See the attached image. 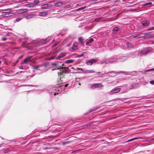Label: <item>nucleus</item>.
Listing matches in <instances>:
<instances>
[{
  "label": "nucleus",
  "mask_w": 154,
  "mask_h": 154,
  "mask_svg": "<svg viewBox=\"0 0 154 154\" xmlns=\"http://www.w3.org/2000/svg\"><path fill=\"white\" fill-rule=\"evenodd\" d=\"M58 63L57 62H54L52 63V65L53 66H56L57 68V69H59V71L57 72V74L58 75H61L63 73H66L68 68L66 67H61L59 68L60 67H58L57 66Z\"/></svg>",
  "instance_id": "f257e3e1"
},
{
  "label": "nucleus",
  "mask_w": 154,
  "mask_h": 154,
  "mask_svg": "<svg viewBox=\"0 0 154 154\" xmlns=\"http://www.w3.org/2000/svg\"><path fill=\"white\" fill-rule=\"evenodd\" d=\"M126 59V57H122L121 58H117V59H116L115 61H109V60L107 59L105 60L103 62L101 63V64H103L104 63L107 64L108 63H113L114 62L118 61V60H120V61H123L124 60H125Z\"/></svg>",
  "instance_id": "f03ea898"
},
{
  "label": "nucleus",
  "mask_w": 154,
  "mask_h": 154,
  "mask_svg": "<svg viewBox=\"0 0 154 154\" xmlns=\"http://www.w3.org/2000/svg\"><path fill=\"white\" fill-rule=\"evenodd\" d=\"M33 68L36 70H39L43 72L45 70L46 66L44 65H37L33 66Z\"/></svg>",
  "instance_id": "7ed1b4c3"
},
{
  "label": "nucleus",
  "mask_w": 154,
  "mask_h": 154,
  "mask_svg": "<svg viewBox=\"0 0 154 154\" xmlns=\"http://www.w3.org/2000/svg\"><path fill=\"white\" fill-rule=\"evenodd\" d=\"M2 11L3 13H7V14L5 15L6 17L12 16L14 14V13H12L13 11L11 9L4 10H2Z\"/></svg>",
  "instance_id": "20e7f679"
},
{
  "label": "nucleus",
  "mask_w": 154,
  "mask_h": 154,
  "mask_svg": "<svg viewBox=\"0 0 154 154\" xmlns=\"http://www.w3.org/2000/svg\"><path fill=\"white\" fill-rule=\"evenodd\" d=\"M32 56L28 57L24 60L21 63V64H27L29 63L32 62Z\"/></svg>",
  "instance_id": "39448f33"
},
{
  "label": "nucleus",
  "mask_w": 154,
  "mask_h": 154,
  "mask_svg": "<svg viewBox=\"0 0 154 154\" xmlns=\"http://www.w3.org/2000/svg\"><path fill=\"white\" fill-rule=\"evenodd\" d=\"M120 88L117 87L111 90L109 92V94H112L114 93L119 92L120 91Z\"/></svg>",
  "instance_id": "423d86ee"
},
{
  "label": "nucleus",
  "mask_w": 154,
  "mask_h": 154,
  "mask_svg": "<svg viewBox=\"0 0 154 154\" xmlns=\"http://www.w3.org/2000/svg\"><path fill=\"white\" fill-rule=\"evenodd\" d=\"M98 61L97 59H92L91 60H88L86 61V63L88 65H91L93 63H95Z\"/></svg>",
  "instance_id": "0eeeda50"
},
{
  "label": "nucleus",
  "mask_w": 154,
  "mask_h": 154,
  "mask_svg": "<svg viewBox=\"0 0 154 154\" xmlns=\"http://www.w3.org/2000/svg\"><path fill=\"white\" fill-rule=\"evenodd\" d=\"M103 85L100 83H96L93 84L91 88H102Z\"/></svg>",
  "instance_id": "6e6552de"
},
{
  "label": "nucleus",
  "mask_w": 154,
  "mask_h": 154,
  "mask_svg": "<svg viewBox=\"0 0 154 154\" xmlns=\"http://www.w3.org/2000/svg\"><path fill=\"white\" fill-rule=\"evenodd\" d=\"M52 7V5L48 4H45L41 6V8L42 9H50Z\"/></svg>",
  "instance_id": "1a4fd4ad"
},
{
  "label": "nucleus",
  "mask_w": 154,
  "mask_h": 154,
  "mask_svg": "<svg viewBox=\"0 0 154 154\" xmlns=\"http://www.w3.org/2000/svg\"><path fill=\"white\" fill-rule=\"evenodd\" d=\"M78 43L77 42H75L73 45L72 47L70 49L71 51H74L76 50L77 48Z\"/></svg>",
  "instance_id": "9d476101"
},
{
  "label": "nucleus",
  "mask_w": 154,
  "mask_h": 154,
  "mask_svg": "<svg viewBox=\"0 0 154 154\" xmlns=\"http://www.w3.org/2000/svg\"><path fill=\"white\" fill-rule=\"evenodd\" d=\"M145 36V34L144 33H140L138 34L137 35L134 36L133 37L134 38H140L144 37Z\"/></svg>",
  "instance_id": "9b49d317"
},
{
  "label": "nucleus",
  "mask_w": 154,
  "mask_h": 154,
  "mask_svg": "<svg viewBox=\"0 0 154 154\" xmlns=\"http://www.w3.org/2000/svg\"><path fill=\"white\" fill-rule=\"evenodd\" d=\"M141 24L143 26H145L148 25L149 24V22L148 20H145L142 22Z\"/></svg>",
  "instance_id": "f8f14e48"
},
{
  "label": "nucleus",
  "mask_w": 154,
  "mask_h": 154,
  "mask_svg": "<svg viewBox=\"0 0 154 154\" xmlns=\"http://www.w3.org/2000/svg\"><path fill=\"white\" fill-rule=\"evenodd\" d=\"M47 14L46 12H40L37 15L41 17H44L46 16Z\"/></svg>",
  "instance_id": "ddd939ff"
},
{
  "label": "nucleus",
  "mask_w": 154,
  "mask_h": 154,
  "mask_svg": "<svg viewBox=\"0 0 154 154\" xmlns=\"http://www.w3.org/2000/svg\"><path fill=\"white\" fill-rule=\"evenodd\" d=\"M28 11V10L27 9H22L20 10L18 12L20 14H23L24 13L27 12Z\"/></svg>",
  "instance_id": "4468645a"
},
{
  "label": "nucleus",
  "mask_w": 154,
  "mask_h": 154,
  "mask_svg": "<svg viewBox=\"0 0 154 154\" xmlns=\"http://www.w3.org/2000/svg\"><path fill=\"white\" fill-rule=\"evenodd\" d=\"M94 41V39L92 38H91L89 40V41L87 42H86V44L87 45H88L89 44L91 43V42H93Z\"/></svg>",
  "instance_id": "2eb2a0df"
},
{
  "label": "nucleus",
  "mask_w": 154,
  "mask_h": 154,
  "mask_svg": "<svg viewBox=\"0 0 154 154\" xmlns=\"http://www.w3.org/2000/svg\"><path fill=\"white\" fill-rule=\"evenodd\" d=\"M152 50V48H149L146 52H143L142 53V54H146L147 53L149 52H150Z\"/></svg>",
  "instance_id": "dca6fc26"
},
{
  "label": "nucleus",
  "mask_w": 154,
  "mask_h": 154,
  "mask_svg": "<svg viewBox=\"0 0 154 154\" xmlns=\"http://www.w3.org/2000/svg\"><path fill=\"white\" fill-rule=\"evenodd\" d=\"M126 45L127 46V47L129 48H131L133 46V45L130 43H126Z\"/></svg>",
  "instance_id": "f3484780"
},
{
  "label": "nucleus",
  "mask_w": 154,
  "mask_h": 154,
  "mask_svg": "<svg viewBox=\"0 0 154 154\" xmlns=\"http://www.w3.org/2000/svg\"><path fill=\"white\" fill-rule=\"evenodd\" d=\"M84 40V39L83 38L81 37L79 38V42H81V43L82 45H83L84 44V43L82 42V41Z\"/></svg>",
  "instance_id": "a211bd4d"
},
{
  "label": "nucleus",
  "mask_w": 154,
  "mask_h": 154,
  "mask_svg": "<svg viewBox=\"0 0 154 154\" xmlns=\"http://www.w3.org/2000/svg\"><path fill=\"white\" fill-rule=\"evenodd\" d=\"M65 55L66 54L65 53H61L59 54L58 57H62L65 56Z\"/></svg>",
  "instance_id": "6ab92c4d"
},
{
  "label": "nucleus",
  "mask_w": 154,
  "mask_h": 154,
  "mask_svg": "<svg viewBox=\"0 0 154 154\" xmlns=\"http://www.w3.org/2000/svg\"><path fill=\"white\" fill-rule=\"evenodd\" d=\"M62 4V3L61 2H59L57 3H55V5L56 6H60Z\"/></svg>",
  "instance_id": "aec40b11"
},
{
  "label": "nucleus",
  "mask_w": 154,
  "mask_h": 154,
  "mask_svg": "<svg viewBox=\"0 0 154 154\" xmlns=\"http://www.w3.org/2000/svg\"><path fill=\"white\" fill-rule=\"evenodd\" d=\"M74 60H66V63H70L72 62Z\"/></svg>",
  "instance_id": "412c9836"
},
{
  "label": "nucleus",
  "mask_w": 154,
  "mask_h": 154,
  "mask_svg": "<svg viewBox=\"0 0 154 154\" xmlns=\"http://www.w3.org/2000/svg\"><path fill=\"white\" fill-rule=\"evenodd\" d=\"M86 6H84V7H81V8H80L78 9L76 11H79V10H82L84 9H85L86 8Z\"/></svg>",
  "instance_id": "4be33fe9"
},
{
  "label": "nucleus",
  "mask_w": 154,
  "mask_h": 154,
  "mask_svg": "<svg viewBox=\"0 0 154 154\" xmlns=\"http://www.w3.org/2000/svg\"><path fill=\"white\" fill-rule=\"evenodd\" d=\"M27 6L29 7H32L34 6V5L33 3H30L27 4Z\"/></svg>",
  "instance_id": "5701e85b"
},
{
  "label": "nucleus",
  "mask_w": 154,
  "mask_h": 154,
  "mask_svg": "<svg viewBox=\"0 0 154 154\" xmlns=\"http://www.w3.org/2000/svg\"><path fill=\"white\" fill-rule=\"evenodd\" d=\"M33 17V16L32 15H28L26 16V18L27 19H29L32 18Z\"/></svg>",
  "instance_id": "b1692460"
},
{
  "label": "nucleus",
  "mask_w": 154,
  "mask_h": 154,
  "mask_svg": "<svg viewBox=\"0 0 154 154\" xmlns=\"http://www.w3.org/2000/svg\"><path fill=\"white\" fill-rule=\"evenodd\" d=\"M138 138V137H135L134 138H132V139H131L129 140L128 141H132L134 140L137 139Z\"/></svg>",
  "instance_id": "393cba45"
},
{
  "label": "nucleus",
  "mask_w": 154,
  "mask_h": 154,
  "mask_svg": "<svg viewBox=\"0 0 154 154\" xmlns=\"http://www.w3.org/2000/svg\"><path fill=\"white\" fill-rule=\"evenodd\" d=\"M39 2V1L38 0H35L34 1V2L35 5L37 4Z\"/></svg>",
  "instance_id": "a878e982"
},
{
  "label": "nucleus",
  "mask_w": 154,
  "mask_h": 154,
  "mask_svg": "<svg viewBox=\"0 0 154 154\" xmlns=\"http://www.w3.org/2000/svg\"><path fill=\"white\" fill-rule=\"evenodd\" d=\"M21 19L22 18H18L16 19L15 20L17 22H18L20 20H21Z\"/></svg>",
  "instance_id": "bb28decb"
},
{
  "label": "nucleus",
  "mask_w": 154,
  "mask_h": 154,
  "mask_svg": "<svg viewBox=\"0 0 154 154\" xmlns=\"http://www.w3.org/2000/svg\"><path fill=\"white\" fill-rule=\"evenodd\" d=\"M110 72L111 73H112V74H116L117 73H119L120 72H115L114 71H112V72Z\"/></svg>",
  "instance_id": "cd10ccee"
},
{
  "label": "nucleus",
  "mask_w": 154,
  "mask_h": 154,
  "mask_svg": "<svg viewBox=\"0 0 154 154\" xmlns=\"http://www.w3.org/2000/svg\"><path fill=\"white\" fill-rule=\"evenodd\" d=\"M119 28L118 27H115L114 28V30L115 31H117L118 30Z\"/></svg>",
  "instance_id": "c85d7f7f"
},
{
  "label": "nucleus",
  "mask_w": 154,
  "mask_h": 154,
  "mask_svg": "<svg viewBox=\"0 0 154 154\" xmlns=\"http://www.w3.org/2000/svg\"><path fill=\"white\" fill-rule=\"evenodd\" d=\"M7 39V38H5V37H3V38H2V40L3 41H5Z\"/></svg>",
  "instance_id": "c756f323"
},
{
  "label": "nucleus",
  "mask_w": 154,
  "mask_h": 154,
  "mask_svg": "<svg viewBox=\"0 0 154 154\" xmlns=\"http://www.w3.org/2000/svg\"><path fill=\"white\" fill-rule=\"evenodd\" d=\"M149 30H154V27H152L148 29Z\"/></svg>",
  "instance_id": "7c9ffc66"
},
{
  "label": "nucleus",
  "mask_w": 154,
  "mask_h": 154,
  "mask_svg": "<svg viewBox=\"0 0 154 154\" xmlns=\"http://www.w3.org/2000/svg\"><path fill=\"white\" fill-rule=\"evenodd\" d=\"M150 83L152 85H154V80H152L150 82Z\"/></svg>",
  "instance_id": "2f4dec72"
},
{
  "label": "nucleus",
  "mask_w": 154,
  "mask_h": 154,
  "mask_svg": "<svg viewBox=\"0 0 154 154\" xmlns=\"http://www.w3.org/2000/svg\"><path fill=\"white\" fill-rule=\"evenodd\" d=\"M89 73H95V72L93 70H88Z\"/></svg>",
  "instance_id": "473e14b6"
},
{
  "label": "nucleus",
  "mask_w": 154,
  "mask_h": 154,
  "mask_svg": "<svg viewBox=\"0 0 154 154\" xmlns=\"http://www.w3.org/2000/svg\"><path fill=\"white\" fill-rule=\"evenodd\" d=\"M151 4V2H149V3H146L145 4H144V5H150Z\"/></svg>",
  "instance_id": "72a5a7b5"
},
{
  "label": "nucleus",
  "mask_w": 154,
  "mask_h": 154,
  "mask_svg": "<svg viewBox=\"0 0 154 154\" xmlns=\"http://www.w3.org/2000/svg\"><path fill=\"white\" fill-rule=\"evenodd\" d=\"M154 70V68L148 69V70H147L146 71L147 72V71H152V70Z\"/></svg>",
  "instance_id": "f704fd0d"
},
{
  "label": "nucleus",
  "mask_w": 154,
  "mask_h": 154,
  "mask_svg": "<svg viewBox=\"0 0 154 154\" xmlns=\"http://www.w3.org/2000/svg\"><path fill=\"white\" fill-rule=\"evenodd\" d=\"M19 68H20V69H23V66H20V67H19Z\"/></svg>",
  "instance_id": "c9c22d12"
},
{
  "label": "nucleus",
  "mask_w": 154,
  "mask_h": 154,
  "mask_svg": "<svg viewBox=\"0 0 154 154\" xmlns=\"http://www.w3.org/2000/svg\"><path fill=\"white\" fill-rule=\"evenodd\" d=\"M58 43H56L53 46V47H55L56 45H57Z\"/></svg>",
  "instance_id": "e433bc0d"
},
{
  "label": "nucleus",
  "mask_w": 154,
  "mask_h": 154,
  "mask_svg": "<svg viewBox=\"0 0 154 154\" xmlns=\"http://www.w3.org/2000/svg\"><path fill=\"white\" fill-rule=\"evenodd\" d=\"M49 58H49V59H54V57H49Z\"/></svg>",
  "instance_id": "4c0bfd02"
},
{
  "label": "nucleus",
  "mask_w": 154,
  "mask_h": 154,
  "mask_svg": "<svg viewBox=\"0 0 154 154\" xmlns=\"http://www.w3.org/2000/svg\"><path fill=\"white\" fill-rule=\"evenodd\" d=\"M68 85L67 84L65 85V87H66Z\"/></svg>",
  "instance_id": "58836bf2"
},
{
  "label": "nucleus",
  "mask_w": 154,
  "mask_h": 154,
  "mask_svg": "<svg viewBox=\"0 0 154 154\" xmlns=\"http://www.w3.org/2000/svg\"><path fill=\"white\" fill-rule=\"evenodd\" d=\"M127 92V91H124V92H122L121 93H125V92Z\"/></svg>",
  "instance_id": "ea45409f"
},
{
  "label": "nucleus",
  "mask_w": 154,
  "mask_h": 154,
  "mask_svg": "<svg viewBox=\"0 0 154 154\" xmlns=\"http://www.w3.org/2000/svg\"><path fill=\"white\" fill-rule=\"evenodd\" d=\"M114 76H113H113H111V77H114Z\"/></svg>",
  "instance_id": "a19ab883"
},
{
  "label": "nucleus",
  "mask_w": 154,
  "mask_h": 154,
  "mask_svg": "<svg viewBox=\"0 0 154 154\" xmlns=\"http://www.w3.org/2000/svg\"><path fill=\"white\" fill-rule=\"evenodd\" d=\"M99 73H100V72H97V73L98 74H99Z\"/></svg>",
  "instance_id": "79ce46f5"
},
{
  "label": "nucleus",
  "mask_w": 154,
  "mask_h": 154,
  "mask_svg": "<svg viewBox=\"0 0 154 154\" xmlns=\"http://www.w3.org/2000/svg\"><path fill=\"white\" fill-rule=\"evenodd\" d=\"M79 85H80V83H79Z\"/></svg>",
  "instance_id": "37998d69"
},
{
  "label": "nucleus",
  "mask_w": 154,
  "mask_h": 154,
  "mask_svg": "<svg viewBox=\"0 0 154 154\" xmlns=\"http://www.w3.org/2000/svg\"><path fill=\"white\" fill-rule=\"evenodd\" d=\"M56 93H55L54 95H56Z\"/></svg>",
  "instance_id": "c03bdc74"
},
{
  "label": "nucleus",
  "mask_w": 154,
  "mask_h": 154,
  "mask_svg": "<svg viewBox=\"0 0 154 154\" xmlns=\"http://www.w3.org/2000/svg\"><path fill=\"white\" fill-rule=\"evenodd\" d=\"M1 61H0V64L1 63Z\"/></svg>",
  "instance_id": "a18cd8bd"
}]
</instances>
